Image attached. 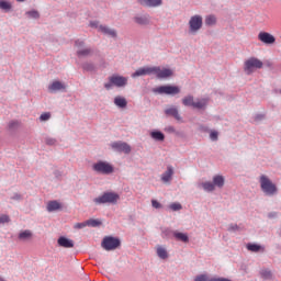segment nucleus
Returning <instances> with one entry per match:
<instances>
[{"instance_id":"f257e3e1","label":"nucleus","mask_w":281,"mask_h":281,"mask_svg":"<svg viewBox=\"0 0 281 281\" xmlns=\"http://www.w3.org/2000/svg\"><path fill=\"white\" fill-rule=\"evenodd\" d=\"M119 201L120 194L115 192H104L102 195L93 199V203H95V205H104L106 203H110L111 205H117Z\"/></svg>"},{"instance_id":"f03ea898","label":"nucleus","mask_w":281,"mask_h":281,"mask_svg":"<svg viewBox=\"0 0 281 281\" xmlns=\"http://www.w3.org/2000/svg\"><path fill=\"white\" fill-rule=\"evenodd\" d=\"M263 66L265 64L262 60L256 57H250L244 63V71L247 76H251L256 69H262Z\"/></svg>"},{"instance_id":"7ed1b4c3","label":"nucleus","mask_w":281,"mask_h":281,"mask_svg":"<svg viewBox=\"0 0 281 281\" xmlns=\"http://www.w3.org/2000/svg\"><path fill=\"white\" fill-rule=\"evenodd\" d=\"M260 186L262 192L266 194L273 195L276 192H278V188L267 176L260 177Z\"/></svg>"},{"instance_id":"20e7f679","label":"nucleus","mask_w":281,"mask_h":281,"mask_svg":"<svg viewBox=\"0 0 281 281\" xmlns=\"http://www.w3.org/2000/svg\"><path fill=\"white\" fill-rule=\"evenodd\" d=\"M121 245H122V241H120L119 238L111 237V236L104 237L101 243V247H103L105 251H113L117 249V247H120Z\"/></svg>"},{"instance_id":"39448f33","label":"nucleus","mask_w":281,"mask_h":281,"mask_svg":"<svg viewBox=\"0 0 281 281\" xmlns=\"http://www.w3.org/2000/svg\"><path fill=\"white\" fill-rule=\"evenodd\" d=\"M154 93H159L160 95H177L181 93V89L177 86H160L154 89Z\"/></svg>"},{"instance_id":"423d86ee","label":"nucleus","mask_w":281,"mask_h":281,"mask_svg":"<svg viewBox=\"0 0 281 281\" xmlns=\"http://www.w3.org/2000/svg\"><path fill=\"white\" fill-rule=\"evenodd\" d=\"M92 169L99 175H112L114 170L113 166L106 161H98L92 166Z\"/></svg>"},{"instance_id":"0eeeda50","label":"nucleus","mask_w":281,"mask_h":281,"mask_svg":"<svg viewBox=\"0 0 281 281\" xmlns=\"http://www.w3.org/2000/svg\"><path fill=\"white\" fill-rule=\"evenodd\" d=\"M203 27V16L193 15L189 21V30L192 34H196Z\"/></svg>"},{"instance_id":"6e6552de","label":"nucleus","mask_w":281,"mask_h":281,"mask_svg":"<svg viewBox=\"0 0 281 281\" xmlns=\"http://www.w3.org/2000/svg\"><path fill=\"white\" fill-rule=\"evenodd\" d=\"M153 75L156 76V78L161 80L164 78H170L172 76V70L169 68H161L159 66H154Z\"/></svg>"},{"instance_id":"1a4fd4ad","label":"nucleus","mask_w":281,"mask_h":281,"mask_svg":"<svg viewBox=\"0 0 281 281\" xmlns=\"http://www.w3.org/2000/svg\"><path fill=\"white\" fill-rule=\"evenodd\" d=\"M258 41L265 45H273L276 43V36L269 32L262 31L258 34Z\"/></svg>"},{"instance_id":"9d476101","label":"nucleus","mask_w":281,"mask_h":281,"mask_svg":"<svg viewBox=\"0 0 281 281\" xmlns=\"http://www.w3.org/2000/svg\"><path fill=\"white\" fill-rule=\"evenodd\" d=\"M109 80L114 87H126L128 85V78L119 75H112Z\"/></svg>"},{"instance_id":"9b49d317","label":"nucleus","mask_w":281,"mask_h":281,"mask_svg":"<svg viewBox=\"0 0 281 281\" xmlns=\"http://www.w3.org/2000/svg\"><path fill=\"white\" fill-rule=\"evenodd\" d=\"M112 148L117 153H124L128 155L131 153V145L124 142H114L111 144Z\"/></svg>"},{"instance_id":"f8f14e48","label":"nucleus","mask_w":281,"mask_h":281,"mask_svg":"<svg viewBox=\"0 0 281 281\" xmlns=\"http://www.w3.org/2000/svg\"><path fill=\"white\" fill-rule=\"evenodd\" d=\"M137 2L144 8H159L162 3L161 0H137Z\"/></svg>"},{"instance_id":"ddd939ff","label":"nucleus","mask_w":281,"mask_h":281,"mask_svg":"<svg viewBox=\"0 0 281 281\" xmlns=\"http://www.w3.org/2000/svg\"><path fill=\"white\" fill-rule=\"evenodd\" d=\"M153 67H143L138 68L135 72L132 74V78H139V76H151Z\"/></svg>"},{"instance_id":"4468645a","label":"nucleus","mask_w":281,"mask_h":281,"mask_svg":"<svg viewBox=\"0 0 281 281\" xmlns=\"http://www.w3.org/2000/svg\"><path fill=\"white\" fill-rule=\"evenodd\" d=\"M57 245H59V247H64L65 249H71L74 248V240L67 237H59L57 240Z\"/></svg>"},{"instance_id":"2eb2a0df","label":"nucleus","mask_w":281,"mask_h":281,"mask_svg":"<svg viewBox=\"0 0 281 281\" xmlns=\"http://www.w3.org/2000/svg\"><path fill=\"white\" fill-rule=\"evenodd\" d=\"M172 175H175V169H172V166H168L167 170L161 176V181L164 183L172 181Z\"/></svg>"},{"instance_id":"dca6fc26","label":"nucleus","mask_w":281,"mask_h":281,"mask_svg":"<svg viewBox=\"0 0 281 281\" xmlns=\"http://www.w3.org/2000/svg\"><path fill=\"white\" fill-rule=\"evenodd\" d=\"M134 21L138 25H148L150 23V15H136Z\"/></svg>"},{"instance_id":"f3484780","label":"nucleus","mask_w":281,"mask_h":281,"mask_svg":"<svg viewBox=\"0 0 281 281\" xmlns=\"http://www.w3.org/2000/svg\"><path fill=\"white\" fill-rule=\"evenodd\" d=\"M99 32H102V34H106L108 36H112V38H115L117 36V33L113 29H109V26L100 25Z\"/></svg>"},{"instance_id":"a211bd4d","label":"nucleus","mask_w":281,"mask_h":281,"mask_svg":"<svg viewBox=\"0 0 281 281\" xmlns=\"http://www.w3.org/2000/svg\"><path fill=\"white\" fill-rule=\"evenodd\" d=\"M114 104L119 106V109H126L128 101H126V98L117 95L114 98Z\"/></svg>"},{"instance_id":"6ab92c4d","label":"nucleus","mask_w":281,"mask_h":281,"mask_svg":"<svg viewBox=\"0 0 281 281\" xmlns=\"http://www.w3.org/2000/svg\"><path fill=\"white\" fill-rule=\"evenodd\" d=\"M63 89H66L65 85L60 81H54L49 87L48 90L56 92V91H63Z\"/></svg>"},{"instance_id":"aec40b11","label":"nucleus","mask_w":281,"mask_h":281,"mask_svg":"<svg viewBox=\"0 0 281 281\" xmlns=\"http://www.w3.org/2000/svg\"><path fill=\"white\" fill-rule=\"evenodd\" d=\"M213 186H215V188H223V186H225V178L221 175L214 176Z\"/></svg>"},{"instance_id":"412c9836","label":"nucleus","mask_w":281,"mask_h":281,"mask_svg":"<svg viewBox=\"0 0 281 281\" xmlns=\"http://www.w3.org/2000/svg\"><path fill=\"white\" fill-rule=\"evenodd\" d=\"M61 205L58 201H49L47 203V212H56V210H60Z\"/></svg>"},{"instance_id":"4be33fe9","label":"nucleus","mask_w":281,"mask_h":281,"mask_svg":"<svg viewBox=\"0 0 281 281\" xmlns=\"http://www.w3.org/2000/svg\"><path fill=\"white\" fill-rule=\"evenodd\" d=\"M32 236H33L32 231L26 229V231L20 232V234L18 235V238L19 240H30L32 239Z\"/></svg>"},{"instance_id":"5701e85b","label":"nucleus","mask_w":281,"mask_h":281,"mask_svg":"<svg viewBox=\"0 0 281 281\" xmlns=\"http://www.w3.org/2000/svg\"><path fill=\"white\" fill-rule=\"evenodd\" d=\"M246 248L248 251H252L254 254H258V251H265V247L258 244H247Z\"/></svg>"},{"instance_id":"b1692460","label":"nucleus","mask_w":281,"mask_h":281,"mask_svg":"<svg viewBox=\"0 0 281 281\" xmlns=\"http://www.w3.org/2000/svg\"><path fill=\"white\" fill-rule=\"evenodd\" d=\"M166 115H171L172 117H175L176 120H181V115H179V110H177V108H169L167 110H165Z\"/></svg>"},{"instance_id":"393cba45","label":"nucleus","mask_w":281,"mask_h":281,"mask_svg":"<svg viewBox=\"0 0 281 281\" xmlns=\"http://www.w3.org/2000/svg\"><path fill=\"white\" fill-rule=\"evenodd\" d=\"M173 236L177 240H181V243H189L190 240V237H188V234L186 233L175 232Z\"/></svg>"},{"instance_id":"a878e982","label":"nucleus","mask_w":281,"mask_h":281,"mask_svg":"<svg viewBox=\"0 0 281 281\" xmlns=\"http://www.w3.org/2000/svg\"><path fill=\"white\" fill-rule=\"evenodd\" d=\"M156 254L161 258V260H166L168 258V250L161 246H157Z\"/></svg>"},{"instance_id":"bb28decb","label":"nucleus","mask_w":281,"mask_h":281,"mask_svg":"<svg viewBox=\"0 0 281 281\" xmlns=\"http://www.w3.org/2000/svg\"><path fill=\"white\" fill-rule=\"evenodd\" d=\"M194 97L193 95H187L182 99V104L184 106H192L194 108Z\"/></svg>"},{"instance_id":"cd10ccee","label":"nucleus","mask_w":281,"mask_h":281,"mask_svg":"<svg viewBox=\"0 0 281 281\" xmlns=\"http://www.w3.org/2000/svg\"><path fill=\"white\" fill-rule=\"evenodd\" d=\"M203 190H205V192H214L216 190V187L214 186V182H203L202 184Z\"/></svg>"},{"instance_id":"c85d7f7f","label":"nucleus","mask_w":281,"mask_h":281,"mask_svg":"<svg viewBox=\"0 0 281 281\" xmlns=\"http://www.w3.org/2000/svg\"><path fill=\"white\" fill-rule=\"evenodd\" d=\"M207 106V99L195 100L193 109H205Z\"/></svg>"},{"instance_id":"c756f323","label":"nucleus","mask_w":281,"mask_h":281,"mask_svg":"<svg viewBox=\"0 0 281 281\" xmlns=\"http://www.w3.org/2000/svg\"><path fill=\"white\" fill-rule=\"evenodd\" d=\"M153 139H156V142H164L166 139V136L161 132H151Z\"/></svg>"},{"instance_id":"7c9ffc66","label":"nucleus","mask_w":281,"mask_h":281,"mask_svg":"<svg viewBox=\"0 0 281 281\" xmlns=\"http://www.w3.org/2000/svg\"><path fill=\"white\" fill-rule=\"evenodd\" d=\"M90 54H91V48H82V49L77 50V56H79V58L89 56Z\"/></svg>"},{"instance_id":"2f4dec72","label":"nucleus","mask_w":281,"mask_h":281,"mask_svg":"<svg viewBox=\"0 0 281 281\" xmlns=\"http://www.w3.org/2000/svg\"><path fill=\"white\" fill-rule=\"evenodd\" d=\"M261 278L265 280H271V278H273V273H271V270H261Z\"/></svg>"},{"instance_id":"473e14b6","label":"nucleus","mask_w":281,"mask_h":281,"mask_svg":"<svg viewBox=\"0 0 281 281\" xmlns=\"http://www.w3.org/2000/svg\"><path fill=\"white\" fill-rule=\"evenodd\" d=\"M21 126V123L19 121H11L8 124L9 131H16Z\"/></svg>"},{"instance_id":"72a5a7b5","label":"nucleus","mask_w":281,"mask_h":281,"mask_svg":"<svg viewBox=\"0 0 281 281\" xmlns=\"http://www.w3.org/2000/svg\"><path fill=\"white\" fill-rule=\"evenodd\" d=\"M205 24L206 25H216V16L214 15H207L205 18Z\"/></svg>"},{"instance_id":"f704fd0d","label":"nucleus","mask_w":281,"mask_h":281,"mask_svg":"<svg viewBox=\"0 0 281 281\" xmlns=\"http://www.w3.org/2000/svg\"><path fill=\"white\" fill-rule=\"evenodd\" d=\"M87 223L89 227H98L102 225V222H100L99 220H88Z\"/></svg>"},{"instance_id":"c9c22d12","label":"nucleus","mask_w":281,"mask_h":281,"mask_svg":"<svg viewBox=\"0 0 281 281\" xmlns=\"http://www.w3.org/2000/svg\"><path fill=\"white\" fill-rule=\"evenodd\" d=\"M194 281H212V278L207 274H200L195 277Z\"/></svg>"},{"instance_id":"e433bc0d","label":"nucleus","mask_w":281,"mask_h":281,"mask_svg":"<svg viewBox=\"0 0 281 281\" xmlns=\"http://www.w3.org/2000/svg\"><path fill=\"white\" fill-rule=\"evenodd\" d=\"M10 8H12L10 2H8V1H0V9L1 10H10Z\"/></svg>"},{"instance_id":"4c0bfd02","label":"nucleus","mask_w":281,"mask_h":281,"mask_svg":"<svg viewBox=\"0 0 281 281\" xmlns=\"http://www.w3.org/2000/svg\"><path fill=\"white\" fill-rule=\"evenodd\" d=\"M170 210H172L173 212H179V210H182V206L180 203H172L169 205Z\"/></svg>"},{"instance_id":"58836bf2","label":"nucleus","mask_w":281,"mask_h":281,"mask_svg":"<svg viewBox=\"0 0 281 281\" xmlns=\"http://www.w3.org/2000/svg\"><path fill=\"white\" fill-rule=\"evenodd\" d=\"M49 117H52V114L49 112H45V113L41 114L40 120H41V122H47V120H49Z\"/></svg>"},{"instance_id":"ea45409f","label":"nucleus","mask_w":281,"mask_h":281,"mask_svg":"<svg viewBox=\"0 0 281 281\" xmlns=\"http://www.w3.org/2000/svg\"><path fill=\"white\" fill-rule=\"evenodd\" d=\"M151 206L155 210H161V207H164V205H161V203H159V201H157V200H151Z\"/></svg>"},{"instance_id":"a19ab883","label":"nucleus","mask_w":281,"mask_h":281,"mask_svg":"<svg viewBox=\"0 0 281 281\" xmlns=\"http://www.w3.org/2000/svg\"><path fill=\"white\" fill-rule=\"evenodd\" d=\"M26 14L31 19H38V16H41V14H38V11H29V12H26Z\"/></svg>"},{"instance_id":"79ce46f5","label":"nucleus","mask_w":281,"mask_h":281,"mask_svg":"<svg viewBox=\"0 0 281 281\" xmlns=\"http://www.w3.org/2000/svg\"><path fill=\"white\" fill-rule=\"evenodd\" d=\"M88 223L87 222H82V223H76L74 225L75 229H85V227H87Z\"/></svg>"},{"instance_id":"37998d69","label":"nucleus","mask_w":281,"mask_h":281,"mask_svg":"<svg viewBox=\"0 0 281 281\" xmlns=\"http://www.w3.org/2000/svg\"><path fill=\"white\" fill-rule=\"evenodd\" d=\"M210 138L212 139V142H216V139H218V132L212 131L210 133Z\"/></svg>"},{"instance_id":"c03bdc74","label":"nucleus","mask_w":281,"mask_h":281,"mask_svg":"<svg viewBox=\"0 0 281 281\" xmlns=\"http://www.w3.org/2000/svg\"><path fill=\"white\" fill-rule=\"evenodd\" d=\"M3 223H10V216L0 215V225H2Z\"/></svg>"},{"instance_id":"a18cd8bd","label":"nucleus","mask_w":281,"mask_h":281,"mask_svg":"<svg viewBox=\"0 0 281 281\" xmlns=\"http://www.w3.org/2000/svg\"><path fill=\"white\" fill-rule=\"evenodd\" d=\"M239 229V227L236 225V224H231L229 226H228V232H236V231H238Z\"/></svg>"},{"instance_id":"49530a36","label":"nucleus","mask_w":281,"mask_h":281,"mask_svg":"<svg viewBox=\"0 0 281 281\" xmlns=\"http://www.w3.org/2000/svg\"><path fill=\"white\" fill-rule=\"evenodd\" d=\"M46 144L48 146H54V144H56V140L54 138H46Z\"/></svg>"},{"instance_id":"de8ad7c7","label":"nucleus","mask_w":281,"mask_h":281,"mask_svg":"<svg viewBox=\"0 0 281 281\" xmlns=\"http://www.w3.org/2000/svg\"><path fill=\"white\" fill-rule=\"evenodd\" d=\"M90 27H95L97 30H100V23L99 22H90Z\"/></svg>"},{"instance_id":"09e8293b","label":"nucleus","mask_w":281,"mask_h":281,"mask_svg":"<svg viewBox=\"0 0 281 281\" xmlns=\"http://www.w3.org/2000/svg\"><path fill=\"white\" fill-rule=\"evenodd\" d=\"M112 87H115L111 81H109L108 83H104V88L109 91V89H111Z\"/></svg>"},{"instance_id":"8fccbe9b","label":"nucleus","mask_w":281,"mask_h":281,"mask_svg":"<svg viewBox=\"0 0 281 281\" xmlns=\"http://www.w3.org/2000/svg\"><path fill=\"white\" fill-rule=\"evenodd\" d=\"M212 281H232L227 278H212Z\"/></svg>"},{"instance_id":"3c124183","label":"nucleus","mask_w":281,"mask_h":281,"mask_svg":"<svg viewBox=\"0 0 281 281\" xmlns=\"http://www.w3.org/2000/svg\"><path fill=\"white\" fill-rule=\"evenodd\" d=\"M75 45H76V47H82V45H85V42L78 40L75 42Z\"/></svg>"},{"instance_id":"603ef678","label":"nucleus","mask_w":281,"mask_h":281,"mask_svg":"<svg viewBox=\"0 0 281 281\" xmlns=\"http://www.w3.org/2000/svg\"><path fill=\"white\" fill-rule=\"evenodd\" d=\"M15 199H21V195H19V194H15Z\"/></svg>"},{"instance_id":"864d4df0","label":"nucleus","mask_w":281,"mask_h":281,"mask_svg":"<svg viewBox=\"0 0 281 281\" xmlns=\"http://www.w3.org/2000/svg\"><path fill=\"white\" fill-rule=\"evenodd\" d=\"M16 1L23 2V1H25V0H16Z\"/></svg>"},{"instance_id":"5fc2aeb1","label":"nucleus","mask_w":281,"mask_h":281,"mask_svg":"<svg viewBox=\"0 0 281 281\" xmlns=\"http://www.w3.org/2000/svg\"><path fill=\"white\" fill-rule=\"evenodd\" d=\"M0 281H5V280H3L2 278H0Z\"/></svg>"}]
</instances>
